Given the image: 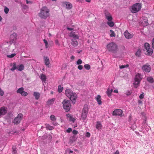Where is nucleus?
Instances as JSON below:
<instances>
[{"instance_id": "nucleus-1", "label": "nucleus", "mask_w": 154, "mask_h": 154, "mask_svg": "<svg viewBox=\"0 0 154 154\" xmlns=\"http://www.w3.org/2000/svg\"><path fill=\"white\" fill-rule=\"evenodd\" d=\"M49 10L46 7H43L41 9L38 15L40 18L44 19H47L49 16Z\"/></svg>"}, {"instance_id": "nucleus-2", "label": "nucleus", "mask_w": 154, "mask_h": 154, "mask_svg": "<svg viewBox=\"0 0 154 154\" xmlns=\"http://www.w3.org/2000/svg\"><path fill=\"white\" fill-rule=\"evenodd\" d=\"M65 94L72 101H75L77 98V94L71 90L66 89L65 91Z\"/></svg>"}, {"instance_id": "nucleus-3", "label": "nucleus", "mask_w": 154, "mask_h": 154, "mask_svg": "<svg viewBox=\"0 0 154 154\" xmlns=\"http://www.w3.org/2000/svg\"><path fill=\"white\" fill-rule=\"evenodd\" d=\"M107 48L108 51L114 53H116L118 51V46L114 42H111L107 45Z\"/></svg>"}, {"instance_id": "nucleus-4", "label": "nucleus", "mask_w": 154, "mask_h": 154, "mask_svg": "<svg viewBox=\"0 0 154 154\" xmlns=\"http://www.w3.org/2000/svg\"><path fill=\"white\" fill-rule=\"evenodd\" d=\"M141 4L137 3L133 4L131 8V11L133 13H136L138 12L141 8Z\"/></svg>"}, {"instance_id": "nucleus-5", "label": "nucleus", "mask_w": 154, "mask_h": 154, "mask_svg": "<svg viewBox=\"0 0 154 154\" xmlns=\"http://www.w3.org/2000/svg\"><path fill=\"white\" fill-rule=\"evenodd\" d=\"M62 103L63 104V107L65 110L66 112H69L71 107V104L69 101L66 100H64L63 101Z\"/></svg>"}, {"instance_id": "nucleus-6", "label": "nucleus", "mask_w": 154, "mask_h": 154, "mask_svg": "<svg viewBox=\"0 0 154 154\" xmlns=\"http://www.w3.org/2000/svg\"><path fill=\"white\" fill-rule=\"evenodd\" d=\"M88 107L87 104H85L83 106V111H82L81 117L83 120H85L87 116L88 112Z\"/></svg>"}, {"instance_id": "nucleus-7", "label": "nucleus", "mask_w": 154, "mask_h": 154, "mask_svg": "<svg viewBox=\"0 0 154 154\" xmlns=\"http://www.w3.org/2000/svg\"><path fill=\"white\" fill-rule=\"evenodd\" d=\"M142 78L140 77V75L139 73H137L135 76V82H134V87L135 88H137L139 85L140 82Z\"/></svg>"}, {"instance_id": "nucleus-8", "label": "nucleus", "mask_w": 154, "mask_h": 154, "mask_svg": "<svg viewBox=\"0 0 154 154\" xmlns=\"http://www.w3.org/2000/svg\"><path fill=\"white\" fill-rule=\"evenodd\" d=\"M139 25L141 26H146L148 25V20L146 17H142L139 22Z\"/></svg>"}, {"instance_id": "nucleus-9", "label": "nucleus", "mask_w": 154, "mask_h": 154, "mask_svg": "<svg viewBox=\"0 0 154 154\" xmlns=\"http://www.w3.org/2000/svg\"><path fill=\"white\" fill-rule=\"evenodd\" d=\"M23 117V114L21 113H20L18 114L17 116L14 118L13 120V122L14 124L17 125L19 124L22 119Z\"/></svg>"}, {"instance_id": "nucleus-10", "label": "nucleus", "mask_w": 154, "mask_h": 154, "mask_svg": "<svg viewBox=\"0 0 154 154\" xmlns=\"http://www.w3.org/2000/svg\"><path fill=\"white\" fill-rule=\"evenodd\" d=\"M144 48H145L146 50V55L149 56L151 55L153 53V51L151 48H150V45L148 43H145Z\"/></svg>"}, {"instance_id": "nucleus-11", "label": "nucleus", "mask_w": 154, "mask_h": 154, "mask_svg": "<svg viewBox=\"0 0 154 154\" xmlns=\"http://www.w3.org/2000/svg\"><path fill=\"white\" fill-rule=\"evenodd\" d=\"M122 113L123 111L122 110L120 109H117L113 111V112H112V115H113V116L122 117Z\"/></svg>"}, {"instance_id": "nucleus-12", "label": "nucleus", "mask_w": 154, "mask_h": 154, "mask_svg": "<svg viewBox=\"0 0 154 154\" xmlns=\"http://www.w3.org/2000/svg\"><path fill=\"white\" fill-rule=\"evenodd\" d=\"M124 35L126 38L129 39L132 38L133 36V34L130 33L127 30L125 31L124 33Z\"/></svg>"}, {"instance_id": "nucleus-13", "label": "nucleus", "mask_w": 154, "mask_h": 154, "mask_svg": "<svg viewBox=\"0 0 154 154\" xmlns=\"http://www.w3.org/2000/svg\"><path fill=\"white\" fill-rule=\"evenodd\" d=\"M143 70L146 72H149L151 70V67L149 65H143L142 67Z\"/></svg>"}, {"instance_id": "nucleus-14", "label": "nucleus", "mask_w": 154, "mask_h": 154, "mask_svg": "<svg viewBox=\"0 0 154 154\" xmlns=\"http://www.w3.org/2000/svg\"><path fill=\"white\" fill-rule=\"evenodd\" d=\"M7 111L6 108L5 107H2L0 108V116L4 115L6 113Z\"/></svg>"}, {"instance_id": "nucleus-15", "label": "nucleus", "mask_w": 154, "mask_h": 154, "mask_svg": "<svg viewBox=\"0 0 154 154\" xmlns=\"http://www.w3.org/2000/svg\"><path fill=\"white\" fill-rule=\"evenodd\" d=\"M69 36L70 37H72L73 38L72 39H79V37L78 35L75 34V32H71L69 33Z\"/></svg>"}, {"instance_id": "nucleus-16", "label": "nucleus", "mask_w": 154, "mask_h": 154, "mask_svg": "<svg viewBox=\"0 0 154 154\" xmlns=\"http://www.w3.org/2000/svg\"><path fill=\"white\" fill-rule=\"evenodd\" d=\"M63 4L66 5V8L67 9H70L72 8V5L71 3L67 2H63Z\"/></svg>"}, {"instance_id": "nucleus-17", "label": "nucleus", "mask_w": 154, "mask_h": 154, "mask_svg": "<svg viewBox=\"0 0 154 154\" xmlns=\"http://www.w3.org/2000/svg\"><path fill=\"white\" fill-rule=\"evenodd\" d=\"M105 18L108 20V21H110L112 20V18L111 16L108 12H106L105 13Z\"/></svg>"}, {"instance_id": "nucleus-18", "label": "nucleus", "mask_w": 154, "mask_h": 154, "mask_svg": "<svg viewBox=\"0 0 154 154\" xmlns=\"http://www.w3.org/2000/svg\"><path fill=\"white\" fill-rule=\"evenodd\" d=\"M44 62H45V65L46 66H48L50 64V61L49 58L47 57H44Z\"/></svg>"}, {"instance_id": "nucleus-19", "label": "nucleus", "mask_w": 154, "mask_h": 154, "mask_svg": "<svg viewBox=\"0 0 154 154\" xmlns=\"http://www.w3.org/2000/svg\"><path fill=\"white\" fill-rule=\"evenodd\" d=\"M54 101H55V98H53L51 99L48 100L47 101V104L48 105H52L54 103Z\"/></svg>"}, {"instance_id": "nucleus-20", "label": "nucleus", "mask_w": 154, "mask_h": 154, "mask_svg": "<svg viewBox=\"0 0 154 154\" xmlns=\"http://www.w3.org/2000/svg\"><path fill=\"white\" fill-rule=\"evenodd\" d=\"M95 99L97 101V102L98 104L99 105H101V96L99 95H97V96L95 97Z\"/></svg>"}, {"instance_id": "nucleus-21", "label": "nucleus", "mask_w": 154, "mask_h": 154, "mask_svg": "<svg viewBox=\"0 0 154 154\" xmlns=\"http://www.w3.org/2000/svg\"><path fill=\"white\" fill-rule=\"evenodd\" d=\"M71 45L74 47H77L78 45V42L75 39H72Z\"/></svg>"}, {"instance_id": "nucleus-22", "label": "nucleus", "mask_w": 154, "mask_h": 154, "mask_svg": "<svg viewBox=\"0 0 154 154\" xmlns=\"http://www.w3.org/2000/svg\"><path fill=\"white\" fill-rule=\"evenodd\" d=\"M33 96L35 97L36 100H38L39 98L40 94L39 93L34 92V93H33Z\"/></svg>"}, {"instance_id": "nucleus-23", "label": "nucleus", "mask_w": 154, "mask_h": 154, "mask_svg": "<svg viewBox=\"0 0 154 154\" xmlns=\"http://www.w3.org/2000/svg\"><path fill=\"white\" fill-rule=\"evenodd\" d=\"M10 66H12V68L10 69V70L12 71H13L16 69H17V66H16V63H11Z\"/></svg>"}, {"instance_id": "nucleus-24", "label": "nucleus", "mask_w": 154, "mask_h": 154, "mask_svg": "<svg viewBox=\"0 0 154 154\" xmlns=\"http://www.w3.org/2000/svg\"><path fill=\"white\" fill-rule=\"evenodd\" d=\"M24 66L23 64H21L20 65L17 66V69L19 71H22L24 69Z\"/></svg>"}, {"instance_id": "nucleus-25", "label": "nucleus", "mask_w": 154, "mask_h": 154, "mask_svg": "<svg viewBox=\"0 0 154 154\" xmlns=\"http://www.w3.org/2000/svg\"><path fill=\"white\" fill-rule=\"evenodd\" d=\"M112 89H110L109 88H108L107 89V91H106V93H107V95L109 97H110L111 95V93L112 92Z\"/></svg>"}, {"instance_id": "nucleus-26", "label": "nucleus", "mask_w": 154, "mask_h": 154, "mask_svg": "<svg viewBox=\"0 0 154 154\" xmlns=\"http://www.w3.org/2000/svg\"><path fill=\"white\" fill-rule=\"evenodd\" d=\"M45 126L46 129L49 130H52L54 128V127L48 124H45Z\"/></svg>"}, {"instance_id": "nucleus-27", "label": "nucleus", "mask_w": 154, "mask_h": 154, "mask_svg": "<svg viewBox=\"0 0 154 154\" xmlns=\"http://www.w3.org/2000/svg\"><path fill=\"white\" fill-rule=\"evenodd\" d=\"M16 149V146H13L12 148V154H17Z\"/></svg>"}, {"instance_id": "nucleus-28", "label": "nucleus", "mask_w": 154, "mask_h": 154, "mask_svg": "<svg viewBox=\"0 0 154 154\" xmlns=\"http://www.w3.org/2000/svg\"><path fill=\"white\" fill-rule=\"evenodd\" d=\"M41 79L42 80V82H45L46 81V79L47 78H46V75H45L43 74H42L41 75L40 77Z\"/></svg>"}, {"instance_id": "nucleus-29", "label": "nucleus", "mask_w": 154, "mask_h": 154, "mask_svg": "<svg viewBox=\"0 0 154 154\" xmlns=\"http://www.w3.org/2000/svg\"><path fill=\"white\" fill-rule=\"evenodd\" d=\"M101 123L99 122H97V125H96V128L97 129H101Z\"/></svg>"}, {"instance_id": "nucleus-30", "label": "nucleus", "mask_w": 154, "mask_h": 154, "mask_svg": "<svg viewBox=\"0 0 154 154\" xmlns=\"http://www.w3.org/2000/svg\"><path fill=\"white\" fill-rule=\"evenodd\" d=\"M147 81L150 83H152L154 82V80L151 77H149L147 78Z\"/></svg>"}, {"instance_id": "nucleus-31", "label": "nucleus", "mask_w": 154, "mask_h": 154, "mask_svg": "<svg viewBox=\"0 0 154 154\" xmlns=\"http://www.w3.org/2000/svg\"><path fill=\"white\" fill-rule=\"evenodd\" d=\"M24 92L25 91H24V88L22 87L19 88L17 91V92L18 93H21Z\"/></svg>"}, {"instance_id": "nucleus-32", "label": "nucleus", "mask_w": 154, "mask_h": 154, "mask_svg": "<svg viewBox=\"0 0 154 154\" xmlns=\"http://www.w3.org/2000/svg\"><path fill=\"white\" fill-rule=\"evenodd\" d=\"M141 115H142V119L143 120H144V121H145L146 122L147 120V117H146V114H145L143 112V113H141Z\"/></svg>"}, {"instance_id": "nucleus-33", "label": "nucleus", "mask_w": 154, "mask_h": 154, "mask_svg": "<svg viewBox=\"0 0 154 154\" xmlns=\"http://www.w3.org/2000/svg\"><path fill=\"white\" fill-rule=\"evenodd\" d=\"M50 119H51V120L52 121H56V118L54 115H52L50 116Z\"/></svg>"}, {"instance_id": "nucleus-34", "label": "nucleus", "mask_w": 154, "mask_h": 154, "mask_svg": "<svg viewBox=\"0 0 154 154\" xmlns=\"http://www.w3.org/2000/svg\"><path fill=\"white\" fill-rule=\"evenodd\" d=\"M110 37H113L116 36L115 33H114V32L111 29L110 30Z\"/></svg>"}, {"instance_id": "nucleus-35", "label": "nucleus", "mask_w": 154, "mask_h": 154, "mask_svg": "<svg viewBox=\"0 0 154 154\" xmlns=\"http://www.w3.org/2000/svg\"><path fill=\"white\" fill-rule=\"evenodd\" d=\"M107 24H108L109 26L111 27H113L114 26L113 22L111 21H108V22H107Z\"/></svg>"}, {"instance_id": "nucleus-36", "label": "nucleus", "mask_w": 154, "mask_h": 154, "mask_svg": "<svg viewBox=\"0 0 154 154\" xmlns=\"http://www.w3.org/2000/svg\"><path fill=\"white\" fill-rule=\"evenodd\" d=\"M63 90V87L61 85H59L58 86V91L59 93H61L62 91Z\"/></svg>"}, {"instance_id": "nucleus-37", "label": "nucleus", "mask_w": 154, "mask_h": 154, "mask_svg": "<svg viewBox=\"0 0 154 154\" xmlns=\"http://www.w3.org/2000/svg\"><path fill=\"white\" fill-rule=\"evenodd\" d=\"M84 68L87 70H89L91 68V66L88 64H85L84 66Z\"/></svg>"}, {"instance_id": "nucleus-38", "label": "nucleus", "mask_w": 154, "mask_h": 154, "mask_svg": "<svg viewBox=\"0 0 154 154\" xmlns=\"http://www.w3.org/2000/svg\"><path fill=\"white\" fill-rule=\"evenodd\" d=\"M128 64L125 65H122L119 66V68L120 69H123L124 68L128 67Z\"/></svg>"}, {"instance_id": "nucleus-39", "label": "nucleus", "mask_w": 154, "mask_h": 154, "mask_svg": "<svg viewBox=\"0 0 154 154\" xmlns=\"http://www.w3.org/2000/svg\"><path fill=\"white\" fill-rule=\"evenodd\" d=\"M43 41L44 43L45 44V48H47L49 47V45H48V43L47 42V41L45 39H44Z\"/></svg>"}, {"instance_id": "nucleus-40", "label": "nucleus", "mask_w": 154, "mask_h": 154, "mask_svg": "<svg viewBox=\"0 0 154 154\" xmlns=\"http://www.w3.org/2000/svg\"><path fill=\"white\" fill-rule=\"evenodd\" d=\"M131 91L128 90L127 91H126L125 92V94L127 96H129L131 94Z\"/></svg>"}, {"instance_id": "nucleus-41", "label": "nucleus", "mask_w": 154, "mask_h": 154, "mask_svg": "<svg viewBox=\"0 0 154 154\" xmlns=\"http://www.w3.org/2000/svg\"><path fill=\"white\" fill-rule=\"evenodd\" d=\"M20 94L23 96H26L28 94H27V92L26 91L23 92Z\"/></svg>"}, {"instance_id": "nucleus-42", "label": "nucleus", "mask_w": 154, "mask_h": 154, "mask_svg": "<svg viewBox=\"0 0 154 154\" xmlns=\"http://www.w3.org/2000/svg\"><path fill=\"white\" fill-rule=\"evenodd\" d=\"M82 63V60L81 59H79L76 62V64L78 65H80Z\"/></svg>"}, {"instance_id": "nucleus-43", "label": "nucleus", "mask_w": 154, "mask_h": 154, "mask_svg": "<svg viewBox=\"0 0 154 154\" xmlns=\"http://www.w3.org/2000/svg\"><path fill=\"white\" fill-rule=\"evenodd\" d=\"M15 55H16V54L14 53V54H13L10 55H7V57L8 58H13L15 56Z\"/></svg>"}, {"instance_id": "nucleus-44", "label": "nucleus", "mask_w": 154, "mask_h": 154, "mask_svg": "<svg viewBox=\"0 0 154 154\" xmlns=\"http://www.w3.org/2000/svg\"><path fill=\"white\" fill-rule=\"evenodd\" d=\"M9 11V9L7 7H5V8H4V12H5V14H7L8 13Z\"/></svg>"}, {"instance_id": "nucleus-45", "label": "nucleus", "mask_w": 154, "mask_h": 154, "mask_svg": "<svg viewBox=\"0 0 154 154\" xmlns=\"http://www.w3.org/2000/svg\"><path fill=\"white\" fill-rule=\"evenodd\" d=\"M141 51L140 50H139L138 51H137V52H136V54H136V55L138 56H139L140 55V54Z\"/></svg>"}, {"instance_id": "nucleus-46", "label": "nucleus", "mask_w": 154, "mask_h": 154, "mask_svg": "<svg viewBox=\"0 0 154 154\" xmlns=\"http://www.w3.org/2000/svg\"><path fill=\"white\" fill-rule=\"evenodd\" d=\"M144 95L143 94V93L142 94H141L139 96V98L140 99H142L143 98L144 96Z\"/></svg>"}, {"instance_id": "nucleus-47", "label": "nucleus", "mask_w": 154, "mask_h": 154, "mask_svg": "<svg viewBox=\"0 0 154 154\" xmlns=\"http://www.w3.org/2000/svg\"><path fill=\"white\" fill-rule=\"evenodd\" d=\"M4 94V92L2 90L1 88H0V95H1V96H3Z\"/></svg>"}, {"instance_id": "nucleus-48", "label": "nucleus", "mask_w": 154, "mask_h": 154, "mask_svg": "<svg viewBox=\"0 0 154 154\" xmlns=\"http://www.w3.org/2000/svg\"><path fill=\"white\" fill-rule=\"evenodd\" d=\"M78 68L79 70H82L83 68V66L81 65H79L78 66Z\"/></svg>"}, {"instance_id": "nucleus-49", "label": "nucleus", "mask_w": 154, "mask_h": 154, "mask_svg": "<svg viewBox=\"0 0 154 154\" xmlns=\"http://www.w3.org/2000/svg\"><path fill=\"white\" fill-rule=\"evenodd\" d=\"M72 131V129L71 128H69L67 129L66 130V132L67 133H70Z\"/></svg>"}, {"instance_id": "nucleus-50", "label": "nucleus", "mask_w": 154, "mask_h": 154, "mask_svg": "<svg viewBox=\"0 0 154 154\" xmlns=\"http://www.w3.org/2000/svg\"><path fill=\"white\" fill-rule=\"evenodd\" d=\"M72 133L76 135L78 133V131L76 130H73L72 131Z\"/></svg>"}, {"instance_id": "nucleus-51", "label": "nucleus", "mask_w": 154, "mask_h": 154, "mask_svg": "<svg viewBox=\"0 0 154 154\" xmlns=\"http://www.w3.org/2000/svg\"><path fill=\"white\" fill-rule=\"evenodd\" d=\"M52 124L53 125H54L55 126H56L57 125V123L56 122V121H52Z\"/></svg>"}, {"instance_id": "nucleus-52", "label": "nucleus", "mask_w": 154, "mask_h": 154, "mask_svg": "<svg viewBox=\"0 0 154 154\" xmlns=\"http://www.w3.org/2000/svg\"><path fill=\"white\" fill-rule=\"evenodd\" d=\"M55 43L56 45H58V46L60 45L59 43V42L58 40H55Z\"/></svg>"}, {"instance_id": "nucleus-53", "label": "nucleus", "mask_w": 154, "mask_h": 154, "mask_svg": "<svg viewBox=\"0 0 154 154\" xmlns=\"http://www.w3.org/2000/svg\"><path fill=\"white\" fill-rule=\"evenodd\" d=\"M85 136L87 137H89L90 136V134L88 132H87L86 133V135H85Z\"/></svg>"}, {"instance_id": "nucleus-54", "label": "nucleus", "mask_w": 154, "mask_h": 154, "mask_svg": "<svg viewBox=\"0 0 154 154\" xmlns=\"http://www.w3.org/2000/svg\"><path fill=\"white\" fill-rule=\"evenodd\" d=\"M152 47L154 49V37L153 38L152 42Z\"/></svg>"}, {"instance_id": "nucleus-55", "label": "nucleus", "mask_w": 154, "mask_h": 154, "mask_svg": "<svg viewBox=\"0 0 154 154\" xmlns=\"http://www.w3.org/2000/svg\"><path fill=\"white\" fill-rule=\"evenodd\" d=\"M70 138L71 140H72L74 141L75 140V137L74 136L71 137Z\"/></svg>"}, {"instance_id": "nucleus-56", "label": "nucleus", "mask_w": 154, "mask_h": 154, "mask_svg": "<svg viewBox=\"0 0 154 154\" xmlns=\"http://www.w3.org/2000/svg\"><path fill=\"white\" fill-rule=\"evenodd\" d=\"M26 3H27V4H28L29 3L31 4L32 3L31 1H28L27 0H26Z\"/></svg>"}, {"instance_id": "nucleus-57", "label": "nucleus", "mask_w": 154, "mask_h": 154, "mask_svg": "<svg viewBox=\"0 0 154 154\" xmlns=\"http://www.w3.org/2000/svg\"><path fill=\"white\" fill-rule=\"evenodd\" d=\"M67 30H73V28H69V27L67 28Z\"/></svg>"}, {"instance_id": "nucleus-58", "label": "nucleus", "mask_w": 154, "mask_h": 154, "mask_svg": "<svg viewBox=\"0 0 154 154\" xmlns=\"http://www.w3.org/2000/svg\"><path fill=\"white\" fill-rule=\"evenodd\" d=\"M70 120H71L73 122H74V121H75V119H74V118H70Z\"/></svg>"}, {"instance_id": "nucleus-59", "label": "nucleus", "mask_w": 154, "mask_h": 154, "mask_svg": "<svg viewBox=\"0 0 154 154\" xmlns=\"http://www.w3.org/2000/svg\"><path fill=\"white\" fill-rule=\"evenodd\" d=\"M114 154H119V151L116 150V151L114 153Z\"/></svg>"}, {"instance_id": "nucleus-60", "label": "nucleus", "mask_w": 154, "mask_h": 154, "mask_svg": "<svg viewBox=\"0 0 154 154\" xmlns=\"http://www.w3.org/2000/svg\"><path fill=\"white\" fill-rule=\"evenodd\" d=\"M113 92H115V93H117L118 92V90H117L116 89L115 90H114V91H113Z\"/></svg>"}, {"instance_id": "nucleus-61", "label": "nucleus", "mask_w": 154, "mask_h": 154, "mask_svg": "<svg viewBox=\"0 0 154 154\" xmlns=\"http://www.w3.org/2000/svg\"><path fill=\"white\" fill-rule=\"evenodd\" d=\"M85 1L88 2H91V0H85Z\"/></svg>"}, {"instance_id": "nucleus-62", "label": "nucleus", "mask_w": 154, "mask_h": 154, "mask_svg": "<svg viewBox=\"0 0 154 154\" xmlns=\"http://www.w3.org/2000/svg\"><path fill=\"white\" fill-rule=\"evenodd\" d=\"M138 103L139 104H141L142 103V101L140 100H138Z\"/></svg>"}, {"instance_id": "nucleus-63", "label": "nucleus", "mask_w": 154, "mask_h": 154, "mask_svg": "<svg viewBox=\"0 0 154 154\" xmlns=\"http://www.w3.org/2000/svg\"><path fill=\"white\" fill-rule=\"evenodd\" d=\"M74 57L73 56H72L71 57V59H74Z\"/></svg>"}, {"instance_id": "nucleus-64", "label": "nucleus", "mask_w": 154, "mask_h": 154, "mask_svg": "<svg viewBox=\"0 0 154 154\" xmlns=\"http://www.w3.org/2000/svg\"><path fill=\"white\" fill-rule=\"evenodd\" d=\"M69 152L70 153H73V151L72 150H70L69 151Z\"/></svg>"}]
</instances>
